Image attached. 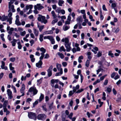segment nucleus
I'll use <instances>...</instances> for the list:
<instances>
[{"instance_id": "24", "label": "nucleus", "mask_w": 121, "mask_h": 121, "mask_svg": "<svg viewBox=\"0 0 121 121\" xmlns=\"http://www.w3.org/2000/svg\"><path fill=\"white\" fill-rule=\"evenodd\" d=\"M51 13L52 14V16L53 19H55L56 17L57 16L54 11H52L51 12Z\"/></svg>"}, {"instance_id": "63", "label": "nucleus", "mask_w": 121, "mask_h": 121, "mask_svg": "<svg viewBox=\"0 0 121 121\" xmlns=\"http://www.w3.org/2000/svg\"><path fill=\"white\" fill-rule=\"evenodd\" d=\"M108 81L107 79L105 80L104 83V85H106L108 83Z\"/></svg>"}, {"instance_id": "61", "label": "nucleus", "mask_w": 121, "mask_h": 121, "mask_svg": "<svg viewBox=\"0 0 121 121\" xmlns=\"http://www.w3.org/2000/svg\"><path fill=\"white\" fill-rule=\"evenodd\" d=\"M102 9L103 10L105 11H107V10L105 6V5H103L102 6Z\"/></svg>"}, {"instance_id": "38", "label": "nucleus", "mask_w": 121, "mask_h": 121, "mask_svg": "<svg viewBox=\"0 0 121 121\" xmlns=\"http://www.w3.org/2000/svg\"><path fill=\"white\" fill-rule=\"evenodd\" d=\"M61 10L60 8L58 7L56 10V11L59 13H60Z\"/></svg>"}, {"instance_id": "5", "label": "nucleus", "mask_w": 121, "mask_h": 121, "mask_svg": "<svg viewBox=\"0 0 121 121\" xmlns=\"http://www.w3.org/2000/svg\"><path fill=\"white\" fill-rule=\"evenodd\" d=\"M53 68L52 65H51L47 70L48 75V77L51 76L52 74V71Z\"/></svg>"}, {"instance_id": "57", "label": "nucleus", "mask_w": 121, "mask_h": 121, "mask_svg": "<svg viewBox=\"0 0 121 121\" xmlns=\"http://www.w3.org/2000/svg\"><path fill=\"white\" fill-rule=\"evenodd\" d=\"M51 3L52 4H55L57 3L58 2L57 0H51Z\"/></svg>"}, {"instance_id": "8", "label": "nucleus", "mask_w": 121, "mask_h": 121, "mask_svg": "<svg viewBox=\"0 0 121 121\" xmlns=\"http://www.w3.org/2000/svg\"><path fill=\"white\" fill-rule=\"evenodd\" d=\"M33 7V6L32 5H26L25 8H24L23 9L24 12H26V10H27L29 9H31Z\"/></svg>"}, {"instance_id": "53", "label": "nucleus", "mask_w": 121, "mask_h": 121, "mask_svg": "<svg viewBox=\"0 0 121 121\" xmlns=\"http://www.w3.org/2000/svg\"><path fill=\"white\" fill-rule=\"evenodd\" d=\"M111 89L109 87H107V90L106 91H107L108 92L110 93L111 91Z\"/></svg>"}, {"instance_id": "58", "label": "nucleus", "mask_w": 121, "mask_h": 121, "mask_svg": "<svg viewBox=\"0 0 121 121\" xmlns=\"http://www.w3.org/2000/svg\"><path fill=\"white\" fill-rule=\"evenodd\" d=\"M53 102L49 105V107L50 109H51L53 108Z\"/></svg>"}, {"instance_id": "28", "label": "nucleus", "mask_w": 121, "mask_h": 121, "mask_svg": "<svg viewBox=\"0 0 121 121\" xmlns=\"http://www.w3.org/2000/svg\"><path fill=\"white\" fill-rule=\"evenodd\" d=\"M53 33L52 30L47 31L44 33L45 34H52Z\"/></svg>"}, {"instance_id": "13", "label": "nucleus", "mask_w": 121, "mask_h": 121, "mask_svg": "<svg viewBox=\"0 0 121 121\" xmlns=\"http://www.w3.org/2000/svg\"><path fill=\"white\" fill-rule=\"evenodd\" d=\"M65 47L66 48V50L67 52H69L71 50V47L70 45L69 44H65Z\"/></svg>"}, {"instance_id": "39", "label": "nucleus", "mask_w": 121, "mask_h": 121, "mask_svg": "<svg viewBox=\"0 0 121 121\" xmlns=\"http://www.w3.org/2000/svg\"><path fill=\"white\" fill-rule=\"evenodd\" d=\"M102 52H98V53L96 55V56L98 57H99L101 56L102 55Z\"/></svg>"}, {"instance_id": "37", "label": "nucleus", "mask_w": 121, "mask_h": 121, "mask_svg": "<svg viewBox=\"0 0 121 121\" xmlns=\"http://www.w3.org/2000/svg\"><path fill=\"white\" fill-rule=\"evenodd\" d=\"M117 3H112L111 4V6L112 8L114 9L116 6Z\"/></svg>"}, {"instance_id": "10", "label": "nucleus", "mask_w": 121, "mask_h": 121, "mask_svg": "<svg viewBox=\"0 0 121 121\" xmlns=\"http://www.w3.org/2000/svg\"><path fill=\"white\" fill-rule=\"evenodd\" d=\"M56 66L59 71H63L62 69L61 68V64L57 63L56 64Z\"/></svg>"}, {"instance_id": "2", "label": "nucleus", "mask_w": 121, "mask_h": 121, "mask_svg": "<svg viewBox=\"0 0 121 121\" xmlns=\"http://www.w3.org/2000/svg\"><path fill=\"white\" fill-rule=\"evenodd\" d=\"M28 117L31 119H33L34 120H36L37 119V115L35 113L32 112H28Z\"/></svg>"}, {"instance_id": "32", "label": "nucleus", "mask_w": 121, "mask_h": 121, "mask_svg": "<svg viewBox=\"0 0 121 121\" xmlns=\"http://www.w3.org/2000/svg\"><path fill=\"white\" fill-rule=\"evenodd\" d=\"M108 55L109 56H111L112 57H114L113 53H112V51H110L108 52Z\"/></svg>"}, {"instance_id": "19", "label": "nucleus", "mask_w": 121, "mask_h": 121, "mask_svg": "<svg viewBox=\"0 0 121 121\" xmlns=\"http://www.w3.org/2000/svg\"><path fill=\"white\" fill-rule=\"evenodd\" d=\"M44 95L43 94L41 93L40 95L39 98V102L41 101L44 98Z\"/></svg>"}, {"instance_id": "33", "label": "nucleus", "mask_w": 121, "mask_h": 121, "mask_svg": "<svg viewBox=\"0 0 121 121\" xmlns=\"http://www.w3.org/2000/svg\"><path fill=\"white\" fill-rule=\"evenodd\" d=\"M8 104V101L7 100H5L4 102L3 105V107H6L7 105Z\"/></svg>"}, {"instance_id": "42", "label": "nucleus", "mask_w": 121, "mask_h": 121, "mask_svg": "<svg viewBox=\"0 0 121 121\" xmlns=\"http://www.w3.org/2000/svg\"><path fill=\"white\" fill-rule=\"evenodd\" d=\"M43 35H39V39L41 42H42L43 41Z\"/></svg>"}, {"instance_id": "56", "label": "nucleus", "mask_w": 121, "mask_h": 121, "mask_svg": "<svg viewBox=\"0 0 121 121\" xmlns=\"http://www.w3.org/2000/svg\"><path fill=\"white\" fill-rule=\"evenodd\" d=\"M83 89H80L78 90L76 92V93H79L83 91Z\"/></svg>"}, {"instance_id": "1", "label": "nucleus", "mask_w": 121, "mask_h": 121, "mask_svg": "<svg viewBox=\"0 0 121 121\" xmlns=\"http://www.w3.org/2000/svg\"><path fill=\"white\" fill-rule=\"evenodd\" d=\"M39 17L37 18L38 20L41 22L42 23H43L44 24H46L47 22V20L45 19V17L44 16L39 14L38 15Z\"/></svg>"}, {"instance_id": "46", "label": "nucleus", "mask_w": 121, "mask_h": 121, "mask_svg": "<svg viewBox=\"0 0 121 121\" xmlns=\"http://www.w3.org/2000/svg\"><path fill=\"white\" fill-rule=\"evenodd\" d=\"M73 115V113L72 112H71L70 114L68 115V118H69L70 119H71L72 118Z\"/></svg>"}, {"instance_id": "52", "label": "nucleus", "mask_w": 121, "mask_h": 121, "mask_svg": "<svg viewBox=\"0 0 121 121\" xmlns=\"http://www.w3.org/2000/svg\"><path fill=\"white\" fill-rule=\"evenodd\" d=\"M120 30V29L119 27H117L114 31V33H118Z\"/></svg>"}, {"instance_id": "16", "label": "nucleus", "mask_w": 121, "mask_h": 121, "mask_svg": "<svg viewBox=\"0 0 121 121\" xmlns=\"http://www.w3.org/2000/svg\"><path fill=\"white\" fill-rule=\"evenodd\" d=\"M59 80L58 79H53L51 80V84H54L55 83H57L59 82Z\"/></svg>"}, {"instance_id": "50", "label": "nucleus", "mask_w": 121, "mask_h": 121, "mask_svg": "<svg viewBox=\"0 0 121 121\" xmlns=\"http://www.w3.org/2000/svg\"><path fill=\"white\" fill-rule=\"evenodd\" d=\"M107 76V74H106L105 75H104V76H103L100 78V81H102L103 80L104 78H105Z\"/></svg>"}, {"instance_id": "44", "label": "nucleus", "mask_w": 121, "mask_h": 121, "mask_svg": "<svg viewBox=\"0 0 121 121\" xmlns=\"http://www.w3.org/2000/svg\"><path fill=\"white\" fill-rule=\"evenodd\" d=\"M58 21V19H56L53 20L52 22V24H54L55 23L57 22Z\"/></svg>"}, {"instance_id": "4", "label": "nucleus", "mask_w": 121, "mask_h": 121, "mask_svg": "<svg viewBox=\"0 0 121 121\" xmlns=\"http://www.w3.org/2000/svg\"><path fill=\"white\" fill-rule=\"evenodd\" d=\"M28 92H33V95H34L36 94L38 92V90H37L36 87L33 86L30 87L29 89Z\"/></svg>"}, {"instance_id": "55", "label": "nucleus", "mask_w": 121, "mask_h": 121, "mask_svg": "<svg viewBox=\"0 0 121 121\" xmlns=\"http://www.w3.org/2000/svg\"><path fill=\"white\" fill-rule=\"evenodd\" d=\"M35 10H33V12L35 14H37L39 13V12L37 10V9H34Z\"/></svg>"}, {"instance_id": "27", "label": "nucleus", "mask_w": 121, "mask_h": 121, "mask_svg": "<svg viewBox=\"0 0 121 121\" xmlns=\"http://www.w3.org/2000/svg\"><path fill=\"white\" fill-rule=\"evenodd\" d=\"M66 50V49L63 46H62L60 47L59 49V51L60 52L63 51L65 52V51Z\"/></svg>"}, {"instance_id": "35", "label": "nucleus", "mask_w": 121, "mask_h": 121, "mask_svg": "<svg viewBox=\"0 0 121 121\" xmlns=\"http://www.w3.org/2000/svg\"><path fill=\"white\" fill-rule=\"evenodd\" d=\"M17 44L18 45V48L19 49H21L22 46V45L21 44L20 42V41L18 42L17 43Z\"/></svg>"}, {"instance_id": "3", "label": "nucleus", "mask_w": 121, "mask_h": 121, "mask_svg": "<svg viewBox=\"0 0 121 121\" xmlns=\"http://www.w3.org/2000/svg\"><path fill=\"white\" fill-rule=\"evenodd\" d=\"M46 116L44 114H39L37 117V119L39 120L44 121L46 118Z\"/></svg>"}, {"instance_id": "6", "label": "nucleus", "mask_w": 121, "mask_h": 121, "mask_svg": "<svg viewBox=\"0 0 121 121\" xmlns=\"http://www.w3.org/2000/svg\"><path fill=\"white\" fill-rule=\"evenodd\" d=\"M34 9H37L39 10H40L43 8L44 7L40 4H38L34 6Z\"/></svg>"}, {"instance_id": "23", "label": "nucleus", "mask_w": 121, "mask_h": 121, "mask_svg": "<svg viewBox=\"0 0 121 121\" xmlns=\"http://www.w3.org/2000/svg\"><path fill=\"white\" fill-rule=\"evenodd\" d=\"M94 49L95 50V51H95L93 49H92L91 50V51L94 53V54H96L97 53V52L96 51H98V48L97 47H95L94 48Z\"/></svg>"}, {"instance_id": "11", "label": "nucleus", "mask_w": 121, "mask_h": 121, "mask_svg": "<svg viewBox=\"0 0 121 121\" xmlns=\"http://www.w3.org/2000/svg\"><path fill=\"white\" fill-rule=\"evenodd\" d=\"M43 64V62L41 60H40L39 61L36 63V66L38 68H42L41 66Z\"/></svg>"}, {"instance_id": "43", "label": "nucleus", "mask_w": 121, "mask_h": 121, "mask_svg": "<svg viewBox=\"0 0 121 121\" xmlns=\"http://www.w3.org/2000/svg\"><path fill=\"white\" fill-rule=\"evenodd\" d=\"M75 92L73 91H70L68 95L69 97L71 96Z\"/></svg>"}, {"instance_id": "18", "label": "nucleus", "mask_w": 121, "mask_h": 121, "mask_svg": "<svg viewBox=\"0 0 121 121\" xmlns=\"http://www.w3.org/2000/svg\"><path fill=\"white\" fill-rule=\"evenodd\" d=\"M17 41V40L13 39L12 41L11 42V43L12 44V46L13 47L15 46L16 45V43Z\"/></svg>"}, {"instance_id": "64", "label": "nucleus", "mask_w": 121, "mask_h": 121, "mask_svg": "<svg viewBox=\"0 0 121 121\" xmlns=\"http://www.w3.org/2000/svg\"><path fill=\"white\" fill-rule=\"evenodd\" d=\"M49 57V54H46L44 57L45 59H47Z\"/></svg>"}, {"instance_id": "21", "label": "nucleus", "mask_w": 121, "mask_h": 121, "mask_svg": "<svg viewBox=\"0 0 121 121\" xmlns=\"http://www.w3.org/2000/svg\"><path fill=\"white\" fill-rule=\"evenodd\" d=\"M15 22V24L17 26H20L21 25V23L20 22L19 19H16Z\"/></svg>"}, {"instance_id": "20", "label": "nucleus", "mask_w": 121, "mask_h": 121, "mask_svg": "<svg viewBox=\"0 0 121 121\" xmlns=\"http://www.w3.org/2000/svg\"><path fill=\"white\" fill-rule=\"evenodd\" d=\"M8 18V16H5L3 15L2 17L1 20L2 21H5L7 20Z\"/></svg>"}, {"instance_id": "26", "label": "nucleus", "mask_w": 121, "mask_h": 121, "mask_svg": "<svg viewBox=\"0 0 121 121\" xmlns=\"http://www.w3.org/2000/svg\"><path fill=\"white\" fill-rule=\"evenodd\" d=\"M9 9H13L14 8V6L12 5V4H11V3H9Z\"/></svg>"}, {"instance_id": "41", "label": "nucleus", "mask_w": 121, "mask_h": 121, "mask_svg": "<svg viewBox=\"0 0 121 121\" xmlns=\"http://www.w3.org/2000/svg\"><path fill=\"white\" fill-rule=\"evenodd\" d=\"M43 78H41L37 80V85H40L41 82L42 80V79Z\"/></svg>"}, {"instance_id": "15", "label": "nucleus", "mask_w": 121, "mask_h": 121, "mask_svg": "<svg viewBox=\"0 0 121 121\" xmlns=\"http://www.w3.org/2000/svg\"><path fill=\"white\" fill-rule=\"evenodd\" d=\"M70 28V26H67L65 25H64L63 26V29L64 31H66Z\"/></svg>"}, {"instance_id": "29", "label": "nucleus", "mask_w": 121, "mask_h": 121, "mask_svg": "<svg viewBox=\"0 0 121 121\" xmlns=\"http://www.w3.org/2000/svg\"><path fill=\"white\" fill-rule=\"evenodd\" d=\"M57 54L62 59H63L64 57V55L62 53H61L60 52H58L57 53Z\"/></svg>"}, {"instance_id": "7", "label": "nucleus", "mask_w": 121, "mask_h": 121, "mask_svg": "<svg viewBox=\"0 0 121 121\" xmlns=\"http://www.w3.org/2000/svg\"><path fill=\"white\" fill-rule=\"evenodd\" d=\"M7 92L8 96V99H11L13 98L12 95V91L9 89H8L7 91Z\"/></svg>"}, {"instance_id": "14", "label": "nucleus", "mask_w": 121, "mask_h": 121, "mask_svg": "<svg viewBox=\"0 0 121 121\" xmlns=\"http://www.w3.org/2000/svg\"><path fill=\"white\" fill-rule=\"evenodd\" d=\"M34 33L36 36H37L39 35V32L38 30L35 28H34Z\"/></svg>"}, {"instance_id": "30", "label": "nucleus", "mask_w": 121, "mask_h": 121, "mask_svg": "<svg viewBox=\"0 0 121 121\" xmlns=\"http://www.w3.org/2000/svg\"><path fill=\"white\" fill-rule=\"evenodd\" d=\"M40 50L42 52L41 53H43V55H44V53L46 52V50L43 48H41L40 49Z\"/></svg>"}, {"instance_id": "51", "label": "nucleus", "mask_w": 121, "mask_h": 121, "mask_svg": "<svg viewBox=\"0 0 121 121\" xmlns=\"http://www.w3.org/2000/svg\"><path fill=\"white\" fill-rule=\"evenodd\" d=\"M30 45L32 46L33 44L34 43V40L33 39H31L30 41Z\"/></svg>"}, {"instance_id": "17", "label": "nucleus", "mask_w": 121, "mask_h": 121, "mask_svg": "<svg viewBox=\"0 0 121 121\" xmlns=\"http://www.w3.org/2000/svg\"><path fill=\"white\" fill-rule=\"evenodd\" d=\"M64 1L62 0H59L58 2V5L60 6H62L64 3Z\"/></svg>"}, {"instance_id": "60", "label": "nucleus", "mask_w": 121, "mask_h": 121, "mask_svg": "<svg viewBox=\"0 0 121 121\" xmlns=\"http://www.w3.org/2000/svg\"><path fill=\"white\" fill-rule=\"evenodd\" d=\"M41 55L39 58V59L40 60L43 59L44 56V55H43V53H41Z\"/></svg>"}, {"instance_id": "47", "label": "nucleus", "mask_w": 121, "mask_h": 121, "mask_svg": "<svg viewBox=\"0 0 121 121\" xmlns=\"http://www.w3.org/2000/svg\"><path fill=\"white\" fill-rule=\"evenodd\" d=\"M65 44H69V40L67 38H65Z\"/></svg>"}, {"instance_id": "59", "label": "nucleus", "mask_w": 121, "mask_h": 121, "mask_svg": "<svg viewBox=\"0 0 121 121\" xmlns=\"http://www.w3.org/2000/svg\"><path fill=\"white\" fill-rule=\"evenodd\" d=\"M38 102L37 101H36L33 104V106L34 107L35 106L38 104Z\"/></svg>"}, {"instance_id": "48", "label": "nucleus", "mask_w": 121, "mask_h": 121, "mask_svg": "<svg viewBox=\"0 0 121 121\" xmlns=\"http://www.w3.org/2000/svg\"><path fill=\"white\" fill-rule=\"evenodd\" d=\"M44 27V26L43 25L40 26L39 29V31L40 32H41L42 30V29H43Z\"/></svg>"}, {"instance_id": "34", "label": "nucleus", "mask_w": 121, "mask_h": 121, "mask_svg": "<svg viewBox=\"0 0 121 121\" xmlns=\"http://www.w3.org/2000/svg\"><path fill=\"white\" fill-rule=\"evenodd\" d=\"M13 18L12 17L9 18L7 20V22H9V23L11 24L12 23V20Z\"/></svg>"}, {"instance_id": "25", "label": "nucleus", "mask_w": 121, "mask_h": 121, "mask_svg": "<svg viewBox=\"0 0 121 121\" xmlns=\"http://www.w3.org/2000/svg\"><path fill=\"white\" fill-rule=\"evenodd\" d=\"M91 52H89L87 53V55L88 59L90 60L92 57L91 56Z\"/></svg>"}, {"instance_id": "9", "label": "nucleus", "mask_w": 121, "mask_h": 121, "mask_svg": "<svg viewBox=\"0 0 121 121\" xmlns=\"http://www.w3.org/2000/svg\"><path fill=\"white\" fill-rule=\"evenodd\" d=\"M25 90V85L23 84H22V87L20 90V92L22 94V96H23L24 95V91Z\"/></svg>"}, {"instance_id": "36", "label": "nucleus", "mask_w": 121, "mask_h": 121, "mask_svg": "<svg viewBox=\"0 0 121 121\" xmlns=\"http://www.w3.org/2000/svg\"><path fill=\"white\" fill-rule=\"evenodd\" d=\"M60 72L56 73L55 74V76H58L60 75L63 73V72L62 71H60Z\"/></svg>"}, {"instance_id": "12", "label": "nucleus", "mask_w": 121, "mask_h": 121, "mask_svg": "<svg viewBox=\"0 0 121 121\" xmlns=\"http://www.w3.org/2000/svg\"><path fill=\"white\" fill-rule=\"evenodd\" d=\"M2 65H1V67L3 69H4L5 70H6L8 69V68L7 66H4L5 63L3 61H2L1 62Z\"/></svg>"}, {"instance_id": "31", "label": "nucleus", "mask_w": 121, "mask_h": 121, "mask_svg": "<svg viewBox=\"0 0 121 121\" xmlns=\"http://www.w3.org/2000/svg\"><path fill=\"white\" fill-rule=\"evenodd\" d=\"M77 21L79 22H82V19L81 17L80 16L78 17L77 19Z\"/></svg>"}, {"instance_id": "49", "label": "nucleus", "mask_w": 121, "mask_h": 121, "mask_svg": "<svg viewBox=\"0 0 121 121\" xmlns=\"http://www.w3.org/2000/svg\"><path fill=\"white\" fill-rule=\"evenodd\" d=\"M89 61L88 60H87L85 64V65L87 67H88L89 66Z\"/></svg>"}, {"instance_id": "45", "label": "nucleus", "mask_w": 121, "mask_h": 121, "mask_svg": "<svg viewBox=\"0 0 121 121\" xmlns=\"http://www.w3.org/2000/svg\"><path fill=\"white\" fill-rule=\"evenodd\" d=\"M26 34V32L25 31H24L23 32H22L20 33V35L22 36H24Z\"/></svg>"}, {"instance_id": "22", "label": "nucleus", "mask_w": 121, "mask_h": 121, "mask_svg": "<svg viewBox=\"0 0 121 121\" xmlns=\"http://www.w3.org/2000/svg\"><path fill=\"white\" fill-rule=\"evenodd\" d=\"M79 87V85H77L75 87L73 86V91L74 92H76V90L78 89Z\"/></svg>"}, {"instance_id": "54", "label": "nucleus", "mask_w": 121, "mask_h": 121, "mask_svg": "<svg viewBox=\"0 0 121 121\" xmlns=\"http://www.w3.org/2000/svg\"><path fill=\"white\" fill-rule=\"evenodd\" d=\"M15 60V58L12 57L10 58V61H11L13 62Z\"/></svg>"}, {"instance_id": "40", "label": "nucleus", "mask_w": 121, "mask_h": 121, "mask_svg": "<svg viewBox=\"0 0 121 121\" xmlns=\"http://www.w3.org/2000/svg\"><path fill=\"white\" fill-rule=\"evenodd\" d=\"M9 65L10 69V70H12L14 69V68L12 66V63H10Z\"/></svg>"}, {"instance_id": "62", "label": "nucleus", "mask_w": 121, "mask_h": 121, "mask_svg": "<svg viewBox=\"0 0 121 121\" xmlns=\"http://www.w3.org/2000/svg\"><path fill=\"white\" fill-rule=\"evenodd\" d=\"M42 107L43 108V110L44 111H45L47 112V109L45 107V105L42 106Z\"/></svg>"}]
</instances>
